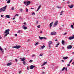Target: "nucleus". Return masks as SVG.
<instances>
[{"instance_id": "f257e3e1", "label": "nucleus", "mask_w": 74, "mask_h": 74, "mask_svg": "<svg viewBox=\"0 0 74 74\" xmlns=\"http://www.w3.org/2000/svg\"><path fill=\"white\" fill-rule=\"evenodd\" d=\"M10 31V29H6L5 32H4V33H5L6 34L5 36H4V37H6L7 36V35H8L9 34H10V33L9 32Z\"/></svg>"}, {"instance_id": "f03ea898", "label": "nucleus", "mask_w": 74, "mask_h": 74, "mask_svg": "<svg viewBox=\"0 0 74 74\" xmlns=\"http://www.w3.org/2000/svg\"><path fill=\"white\" fill-rule=\"evenodd\" d=\"M7 8V5L3 7L2 8H1L0 9V11H2L3 12L5 11V10H6V8Z\"/></svg>"}, {"instance_id": "7ed1b4c3", "label": "nucleus", "mask_w": 74, "mask_h": 74, "mask_svg": "<svg viewBox=\"0 0 74 74\" xmlns=\"http://www.w3.org/2000/svg\"><path fill=\"white\" fill-rule=\"evenodd\" d=\"M31 3V2L30 1H25L24 2V4L25 5H26V6H27L28 5H29L30 4V3Z\"/></svg>"}, {"instance_id": "20e7f679", "label": "nucleus", "mask_w": 74, "mask_h": 74, "mask_svg": "<svg viewBox=\"0 0 74 74\" xmlns=\"http://www.w3.org/2000/svg\"><path fill=\"white\" fill-rule=\"evenodd\" d=\"M21 47V46L20 45H16V46L12 47V48H15L16 49H19Z\"/></svg>"}, {"instance_id": "39448f33", "label": "nucleus", "mask_w": 74, "mask_h": 74, "mask_svg": "<svg viewBox=\"0 0 74 74\" xmlns=\"http://www.w3.org/2000/svg\"><path fill=\"white\" fill-rule=\"evenodd\" d=\"M58 21H55L54 24V25L53 26V27H56V26L58 25Z\"/></svg>"}, {"instance_id": "423d86ee", "label": "nucleus", "mask_w": 74, "mask_h": 74, "mask_svg": "<svg viewBox=\"0 0 74 74\" xmlns=\"http://www.w3.org/2000/svg\"><path fill=\"white\" fill-rule=\"evenodd\" d=\"M68 49H70L72 48V46L71 45H69L67 47Z\"/></svg>"}, {"instance_id": "0eeeda50", "label": "nucleus", "mask_w": 74, "mask_h": 74, "mask_svg": "<svg viewBox=\"0 0 74 74\" xmlns=\"http://www.w3.org/2000/svg\"><path fill=\"white\" fill-rule=\"evenodd\" d=\"M39 39L40 40H42L43 39H47V38L45 37H40V36H39Z\"/></svg>"}, {"instance_id": "6e6552de", "label": "nucleus", "mask_w": 74, "mask_h": 74, "mask_svg": "<svg viewBox=\"0 0 74 74\" xmlns=\"http://www.w3.org/2000/svg\"><path fill=\"white\" fill-rule=\"evenodd\" d=\"M56 32H52L51 33V35H56Z\"/></svg>"}, {"instance_id": "1a4fd4ad", "label": "nucleus", "mask_w": 74, "mask_h": 74, "mask_svg": "<svg viewBox=\"0 0 74 74\" xmlns=\"http://www.w3.org/2000/svg\"><path fill=\"white\" fill-rule=\"evenodd\" d=\"M74 39V35H73V36H70L69 37V40H73V39Z\"/></svg>"}, {"instance_id": "9d476101", "label": "nucleus", "mask_w": 74, "mask_h": 74, "mask_svg": "<svg viewBox=\"0 0 74 74\" xmlns=\"http://www.w3.org/2000/svg\"><path fill=\"white\" fill-rule=\"evenodd\" d=\"M20 59L21 60V61H24L25 60V59H26V58L25 57L24 58H20Z\"/></svg>"}, {"instance_id": "9b49d317", "label": "nucleus", "mask_w": 74, "mask_h": 74, "mask_svg": "<svg viewBox=\"0 0 74 74\" xmlns=\"http://www.w3.org/2000/svg\"><path fill=\"white\" fill-rule=\"evenodd\" d=\"M22 28L24 30H26L27 29V27L25 26V25H23L22 26Z\"/></svg>"}, {"instance_id": "f8f14e48", "label": "nucleus", "mask_w": 74, "mask_h": 74, "mask_svg": "<svg viewBox=\"0 0 74 74\" xmlns=\"http://www.w3.org/2000/svg\"><path fill=\"white\" fill-rule=\"evenodd\" d=\"M0 50L1 51L2 53H3L4 52V50L3 49V48H1V47L0 46Z\"/></svg>"}, {"instance_id": "ddd939ff", "label": "nucleus", "mask_w": 74, "mask_h": 74, "mask_svg": "<svg viewBox=\"0 0 74 74\" xmlns=\"http://www.w3.org/2000/svg\"><path fill=\"white\" fill-rule=\"evenodd\" d=\"M34 66L33 65H31L30 66V69H33L34 67Z\"/></svg>"}, {"instance_id": "4468645a", "label": "nucleus", "mask_w": 74, "mask_h": 74, "mask_svg": "<svg viewBox=\"0 0 74 74\" xmlns=\"http://www.w3.org/2000/svg\"><path fill=\"white\" fill-rule=\"evenodd\" d=\"M68 58L69 57L67 56L64 57L63 58V59H64V60H66V59H68Z\"/></svg>"}, {"instance_id": "2eb2a0df", "label": "nucleus", "mask_w": 74, "mask_h": 74, "mask_svg": "<svg viewBox=\"0 0 74 74\" xmlns=\"http://www.w3.org/2000/svg\"><path fill=\"white\" fill-rule=\"evenodd\" d=\"M47 62H45L41 66H44V65H45V64H47Z\"/></svg>"}, {"instance_id": "dca6fc26", "label": "nucleus", "mask_w": 74, "mask_h": 74, "mask_svg": "<svg viewBox=\"0 0 74 74\" xmlns=\"http://www.w3.org/2000/svg\"><path fill=\"white\" fill-rule=\"evenodd\" d=\"M52 43V41H50L48 42V45H51Z\"/></svg>"}, {"instance_id": "f3484780", "label": "nucleus", "mask_w": 74, "mask_h": 74, "mask_svg": "<svg viewBox=\"0 0 74 74\" xmlns=\"http://www.w3.org/2000/svg\"><path fill=\"white\" fill-rule=\"evenodd\" d=\"M68 7L70 8H72L73 7H74V5H72L71 6H70V5H68Z\"/></svg>"}, {"instance_id": "a211bd4d", "label": "nucleus", "mask_w": 74, "mask_h": 74, "mask_svg": "<svg viewBox=\"0 0 74 74\" xmlns=\"http://www.w3.org/2000/svg\"><path fill=\"white\" fill-rule=\"evenodd\" d=\"M41 6L40 5L39 6H38V9L36 10V11H38V10H40V8H41Z\"/></svg>"}, {"instance_id": "6ab92c4d", "label": "nucleus", "mask_w": 74, "mask_h": 74, "mask_svg": "<svg viewBox=\"0 0 74 74\" xmlns=\"http://www.w3.org/2000/svg\"><path fill=\"white\" fill-rule=\"evenodd\" d=\"M41 48H42V49H44V48H45V46L44 45H43L42 46H41Z\"/></svg>"}, {"instance_id": "aec40b11", "label": "nucleus", "mask_w": 74, "mask_h": 74, "mask_svg": "<svg viewBox=\"0 0 74 74\" xmlns=\"http://www.w3.org/2000/svg\"><path fill=\"white\" fill-rule=\"evenodd\" d=\"M5 16L7 18H10V16L9 15H6Z\"/></svg>"}, {"instance_id": "412c9836", "label": "nucleus", "mask_w": 74, "mask_h": 74, "mask_svg": "<svg viewBox=\"0 0 74 74\" xmlns=\"http://www.w3.org/2000/svg\"><path fill=\"white\" fill-rule=\"evenodd\" d=\"M11 62H10L9 63H8L7 64V66H11Z\"/></svg>"}, {"instance_id": "4be33fe9", "label": "nucleus", "mask_w": 74, "mask_h": 74, "mask_svg": "<svg viewBox=\"0 0 74 74\" xmlns=\"http://www.w3.org/2000/svg\"><path fill=\"white\" fill-rule=\"evenodd\" d=\"M53 24V22H51V23L50 24V27H52V24Z\"/></svg>"}, {"instance_id": "5701e85b", "label": "nucleus", "mask_w": 74, "mask_h": 74, "mask_svg": "<svg viewBox=\"0 0 74 74\" xmlns=\"http://www.w3.org/2000/svg\"><path fill=\"white\" fill-rule=\"evenodd\" d=\"M64 41L62 40V45H64Z\"/></svg>"}, {"instance_id": "b1692460", "label": "nucleus", "mask_w": 74, "mask_h": 74, "mask_svg": "<svg viewBox=\"0 0 74 74\" xmlns=\"http://www.w3.org/2000/svg\"><path fill=\"white\" fill-rule=\"evenodd\" d=\"M39 44V42H36L35 45V46H37V45H38Z\"/></svg>"}, {"instance_id": "393cba45", "label": "nucleus", "mask_w": 74, "mask_h": 74, "mask_svg": "<svg viewBox=\"0 0 74 74\" xmlns=\"http://www.w3.org/2000/svg\"><path fill=\"white\" fill-rule=\"evenodd\" d=\"M10 1H11L10 0H8L7 2V3H8V4H9V3H10Z\"/></svg>"}, {"instance_id": "a878e982", "label": "nucleus", "mask_w": 74, "mask_h": 74, "mask_svg": "<svg viewBox=\"0 0 74 74\" xmlns=\"http://www.w3.org/2000/svg\"><path fill=\"white\" fill-rule=\"evenodd\" d=\"M23 63L24 65H25L26 64V61H23Z\"/></svg>"}, {"instance_id": "bb28decb", "label": "nucleus", "mask_w": 74, "mask_h": 74, "mask_svg": "<svg viewBox=\"0 0 74 74\" xmlns=\"http://www.w3.org/2000/svg\"><path fill=\"white\" fill-rule=\"evenodd\" d=\"M48 46L49 47V49H50L51 48V45H48Z\"/></svg>"}, {"instance_id": "cd10ccee", "label": "nucleus", "mask_w": 74, "mask_h": 74, "mask_svg": "<svg viewBox=\"0 0 74 74\" xmlns=\"http://www.w3.org/2000/svg\"><path fill=\"white\" fill-rule=\"evenodd\" d=\"M66 69V67H63V68L62 69V71H64V69Z\"/></svg>"}, {"instance_id": "c85d7f7f", "label": "nucleus", "mask_w": 74, "mask_h": 74, "mask_svg": "<svg viewBox=\"0 0 74 74\" xmlns=\"http://www.w3.org/2000/svg\"><path fill=\"white\" fill-rule=\"evenodd\" d=\"M59 44H60V43H58L56 45V47H58V45H59Z\"/></svg>"}, {"instance_id": "c756f323", "label": "nucleus", "mask_w": 74, "mask_h": 74, "mask_svg": "<svg viewBox=\"0 0 74 74\" xmlns=\"http://www.w3.org/2000/svg\"><path fill=\"white\" fill-rule=\"evenodd\" d=\"M63 14V11H62L60 12V15H62Z\"/></svg>"}, {"instance_id": "7c9ffc66", "label": "nucleus", "mask_w": 74, "mask_h": 74, "mask_svg": "<svg viewBox=\"0 0 74 74\" xmlns=\"http://www.w3.org/2000/svg\"><path fill=\"white\" fill-rule=\"evenodd\" d=\"M71 28H72V29H74V27H73V25H71Z\"/></svg>"}, {"instance_id": "2f4dec72", "label": "nucleus", "mask_w": 74, "mask_h": 74, "mask_svg": "<svg viewBox=\"0 0 74 74\" xmlns=\"http://www.w3.org/2000/svg\"><path fill=\"white\" fill-rule=\"evenodd\" d=\"M32 15H35V13L34 12H33L32 13Z\"/></svg>"}, {"instance_id": "473e14b6", "label": "nucleus", "mask_w": 74, "mask_h": 74, "mask_svg": "<svg viewBox=\"0 0 74 74\" xmlns=\"http://www.w3.org/2000/svg\"><path fill=\"white\" fill-rule=\"evenodd\" d=\"M33 61V60H29V63H32V62Z\"/></svg>"}, {"instance_id": "72a5a7b5", "label": "nucleus", "mask_w": 74, "mask_h": 74, "mask_svg": "<svg viewBox=\"0 0 74 74\" xmlns=\"http://www.w3.org/2000/svg\"><path fill=\"white\" fill-rule=\"evenodd\" d=\"M19 19H20V20L23 19V18H22V17H21V16H20L19 17Z\"/></svg>"}, {"instance_id": "f704fd0d", "label": "nucleus", "mask_w": 74, "mask_h": 74, "mask_svg": "<svg viewBox=\"0 0 74 74\" xmlns=\"http://www.w3.org/2000/svg\"><path fill=\"white\" fill-rule=\"evenodd\" d=\"M21 31H22L21 30H19L18 31L17 33H19L21 32Z\"/></svg>"}, {"instance_id": "c9c22d12", "label": "nucleus", "mask_w": 74, "mask_h": 74, "mask_svg": "<svg viewBox=\"0 0 74 74\" xmlns=\"http://www.w3.org/2000/svg\"><path fill=\"white\" fill-rule=\"evenodd\" d=\"M72 61H73V59L71 60L69 62V63H71V62H72Z\"/></svg>"}, {"instance_id": "e433bc0d", "label": "nucleus", "mask_w": 74, "mask_h": 74, "mask_svg": "<svg viewBox=\"0 0 74 74\" xmlns=\"http://www.w3.org/2000/svg\"><path fill=\"white\" fill-rule=\"evenodd\" d=\"M70 66V63H69L67 64V66L68 67H69V66Z\"/></svg>"}, {"instance_id": "4c0bfd02", "label": "nucleus", "mask_w": 74, "mask_h": 74, "mask_svg": "<svg viewBox=\"0 0 74 74\" xmlns=\"http://www.w3.org/2000/svg\"><path fill=\"white\" fill-rule=\"evenodd\" d=\"M66 34H67V33H65L63 34V35L64 36H65V35H66Z\"/></svg>"}, {"instance_id": "58836bf2", "label": "nucleus", "mask_w": 74, "mask_h": 74, "mask_svg": "<svg viewBox=\"0 0 74 74\" xmlns=\"http://www.w3.org/2000/svg\"><path fill=\"white\" fill-rule=\"evenodd\" d=\"M65 70H66V71H67V68H66V67L65 68Z\"/></svg>"}, {"instance_id": "ea45409f", "label": "nucleus", "mask_w": 74, "mask_h": 74, "mask_svg": "<svg viewBox=\"0 0 74 74\" xmlns=\"http://www.w3.org/2000/svg\"><path fill=\"white\" fill-rule=\"evenodd\" d=\"M11 10H14V7H12L11 8Z\"/></svg>"}, {"instance_id": "a19ab883", "label": "nucleus", "mask_w": 74, "mask_h": 74, "mask_svg": "<svg viewBox=\"0 0 74 74\" xmlns=\"http://www.w3.org/2000/svg\"><path fill=\"white\" fill-rule=\"evenodd\" d=\"M34 56H35V54H33L32 55V57H34Z\"/></svg>"}, {"instance_id": "79ce46f5", "label": "nucleus", "mask_w": 74, "mask_h": 74, "mask_svg": "<svg viewBox=\"0 0 74 74\" xmlns=\"http://www.w3.org/2000/svg\"><path fill=\"white\" fill-rule=\"evenodd\" d=\"M20 10L21 12L23 11V10L22 9H20Z\"/></svg>"}, {"instance_id": "37998d69", "label": "nucleus", "mask_w": 74, "mask_h": 74, "mask_svg": "<svg viewBox=\"0 0 74 74\" xmlns=\"http://www.w3.org/2000/svg\"><path fill=\"white\" fill-rule=\"evenodd\" d=\"M38 28H40V25H39L37 26Z\"/></svg>"}, {"instance_id": "c03bdc74", "label": "nucleus", "mask_w": 74, "mask_h": 74, "mask_svg": "<svg viewBox=\"0 0 74 74\" xmlns=\"http://www.w3.org/2000/svg\"><path fill=\"white\" fill-rule=\"evenodd\" d=\"M27 70H29V66H27Z\"/></svg>"}, {"instance_id": "a18cd8bd", "label": "nucleus", "mask_w": 74, "mask_h": 74, "mask_svg": "<svg viewBox=\"0 0 74 74\" xmlns=\"http://www.w3.org/2000/svg\"><path fill=\"white\" fill-rule=\"evenodd\" d=\"M28 9L26 8V12H28Z\"/></svg>"}, {"instance_id": "49530a36", "label": "nucleus", "mask_w": 74, "mask_h": 74, "mask_svg": "<svg viewBox=\"0 0 74 74\" xmlns=\"http://www.w3.org/2000/svg\"><path fill=\"white\" fill-rule=\"evenodd\" d=\"M43 55V54H40L39 55V56H42Z\"/></svg>"}, {"instance_id": "de8ad7c7", "label": "nucleus", "mask_w": 74, "mask_h": 74, "mask_svg": "<svg viewBox=\"0 0 74 74\" xmlns=\"http://www.w3.org/2000/svg\"><path fill=\"white\" fill-rule=\"evenodd\" d=\"M15 36H16V37H17L18 35L17 34H15Z\"/></svg>"}, {"instance_id": "09e8293b", "label": "nucleus", "mask_w": 74, "mask_h": 74, "mask_svg": "<svg viewBox=\"0 0 74 74\" xmlns=\"http://www.w3.org/2000/svg\"><path fill=\"white\" fill-rule=\"evenodd\" d=\"M23 24H24V25H27V24H26V23L25 22V23H24Z\"/></svg>"}, {"instance_id": "8fccbe9b", "label": "nucleus", "mask_w": 74, "mask_h": 74, "mask_svg": "<svg viewBox=\"0 0 74 74\" xmlns=\"http://www.w3.org/2000/svg\"><path fill=\"white\" fill-rule=\"evenodd\" d=\"M57 7V8H61V7H59V6H58V7Z\"/></svg>"}, {"instance_id": "3c124183", "label": "nucleus", "mask_w": 74, "mask_h": 74, "mask_svg": "<svg viewBox=\"0 0 74 74\" xmlns=\"http://www.w3.org/2000/svg\"><path fill=\"white\" fill-rule=\"evenodd\" d=\"M4 16V15H1V18H3V16Z\"/></svg>"}, {"instance_id": "603ef678", "label": "nucleus", "mask_w": 74, "mask_h": 74, "mask_svg": "<svg viewBox=\"0 0 74 74\" xmlns=\"http://www.w3.org/2000/svg\"><path fill=\"white\" fill-rule=\"evenodd\" d=\"M15 60L16 61V62H17L18 60H17V59H16Z\"/></svg>"}, {"instance_id": "864d4df0", "label": "nucleus", "mask_w": 74, "mask_h": 74, "mask_svg": "<svg viewBox=\"0 0 74 74\" xmlns=\"http://www.w3.org/2000/svg\"><path fill=\"white\" fill-rule=\"evenodd\" d=\"M42 69H43V70L45 69V67H42Z\"/></svg>"}, {"instance_id": "5fc2aeb1", "label": "nucleus", "mask_w": 74, "mask_h": 74, "mask_svg": "<svg viewBox=\"0 0 74 74\" xmlns=\"http://www.w3.org/2000/svg\"><path fill=\"white\" fill-rule=\"evenodd\" d=\"M40 33H42V31L40 32Z\"/></svg>"}, {"instance_id": "6e6d98bb", "label": "nucleus", "mask_w": 74, "mask_h": 74, "mask_svg": "<svg viewBox=\"0 0 74 74\" xmlns=\"http://www.w3.org/2000/svg\"><path fill=\"white\" fill-rule=\"evenodd\" d=\"M62 49H64V47H63L62 48Z\"/></svg>"}, {"instance_id": "4d7b16f0", "label": "nucleus", "mask_w": 74, "mask_h": 74, "mask_svg": "<svg viewBox=\"0 0 74 74\" xmlns=\"http://www.w3.org/2000/svg\"><path fill=\"white\" fill-rule=\"evenodd\" d=\"M45 73V72H42V74H44Z\"/></svg>"}, {"instance_id": "13d9d810", "label": "nucleus", "mask_w": 74, "mask_h": 74, "mask_svg": "<svg viewBox=\"0 0 74 74\" xmlns=\"http://www.w3.org/2000/svg\"><path fill=\"white\" fill-rule=\"evenodd\" d=\"M18 15H18V14H16L15 15V16H18Z\"/></svg>"}, {"instance_id": "bf43d9fd", "label": "nucleus", "mask_w": 74, "mask_h": 74, "mask_svg": "<svg viewBox=\"0 0 74 74\" xmlns=\"http://www.w3.org/2000/svg\"><path fill=\"white\" fill-rule=\"evenodd\" d=\"M15 19V17H14L13 18V20H14V19Z\"/></svg>"}, {"instance_id": "052dcab7", "label": "nucleus", "mask_w": 74, "mask_h": 74, "mask_svg": "<svg viewBox=\"0 0 74 74\" xmlns=\"http://www.w3.org/2000/svg\"><path fill=\"white\" fill-rule=\"evenodd\" d=\"M72 64H74V61L72 63Z\"/></svg>"}, {"instance_id": "680f3d73", "label": "nucleus", "mask_w": 74, "mask_h": 74, "mask_svg": "<svg viewBox=\"0 0 74 74\" xmlns=\"http://www.w3.org/2000/svg\"><path fill=\"white\" fill-rule=\"evenodd\" d=\"M55 41H58V40L56 39V40H55Z\"/></svg>"}, {"instance_id": "e2e57ef3", "label": "nucleus", "mask_w": 74, "mask_h": 74, "mask_svg": "<svg viewBox=\"0 0 74 74\" xmlns=\"http://www.w3.org/2000/svg\"><path fill=\"white\" fill-rule=\"evenodd\" d=\"M1 38H2L1 37V36H0V40L1 39Z\"/></svg>"}, {"instance_id": "0e129e2a", "label": "nucleus", "mask_w": 74, "mask_h": 74, "mask_svg": "<svg viewBox=\"0 0 74 74\" xmlns=\"http://www.w3.org/2000/svg\"><path fill=\"white\" fill-rule=\"evenodd\" d=\"M27 41H30V39H28Z\"/></svg>"}, {"instance_id": "69168bd1", "label": "nucleus", "mask_w": 74, "mask_h": 74, "mask_svg": "<svg viewBox=\"0 0 74 74\" xmlns=\"http://www.w3.org/2000/svg\"><path fill=\"white\" fill-rule=\"evenodd\" d=\"M21 71H20L19 72V74H20V73H21Z\"/></svg>"}, {"instance_id": "338daca9", "label": "nucleus", "mask_w": 74, "mask_h": 74, "mask_svg": "<svg viewBox=\"0 0 74 74\" xmlns=\"http://www.w3.org/2000/svg\"><path fill=\"white\" fill-rule=\"evenodd\" d=\"M62 62H64V60H62Z\"/></svg>"}, {"instance_id": "774afa93", "label": "nucleus", "mask_w": 74, "mask_h": 74, "mask_svg": "<svg viewBox=\"0 0 74 74\" xmlns=\"http://www.w3.org/2000/svg\"><path fill=\"white\" fill-rule=\"evenodd\" d=\"M0 12H1L2 11V10H0Z\"/></svg>"}]
</instances>
